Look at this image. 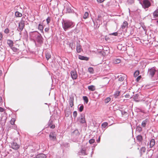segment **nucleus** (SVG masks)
Returning <instances> with one entry per match:
<instances>
[{
	"mask_svg": "<svg viewBox=\"0 0 158 158\" xmlns=\"http://www.w3.org/2000/svg\"><path fill=\"white\" fill-rule=\"evenodd\" d=\"M50 57L51 55L49 53H47L46 54V57L47 60H48L50 58Z\"/></svg>",
	"mask_w": 158,
	"mask_h": 158,
	"instance_id": "nucleus-34",
	"label": "nucleus"
},
{
	"mask_svg": "<svg viewBox=\"0 0 158 158\" xmlns=\"http://www.w3.org/2000/svg\"><path fill=\"white\" fill-rule=\"evenodd\" d=\"M153 15L154 18L158 19V9H157L153 12Z\"/></svg>",
	"mask_w": 158,
	"mask_h": 158,
	"instance_id": "nucleus-11",
	"label": "nucleus"
},
{
	"mask_svg": "<svg viewBox=\"0 0 158 158\" xmlns=\"http://www.w3.org/2000/svg\"><path fill=\"white\" fill-rule=\"evenodd\" d=\"M15 119L14 118H12L11 120H10V123L12 125H13L14 124L15 122Z\"/></svg>",
	"mask_w": 158,
	"mask_h": 158,
	"instance_id": "nucleus-42",
	"label": "nucleus"
},
{
	"mask_svg": "<svg viewBox=\"0 0 158 158\" xmlns=\"http://www.w3.org/2000/svg\"><path fill=\"white\" fill-rule=\"evenodd\" d=\"M124 77H121L119 78L118 81H120L122 82L124 80Z\"/></svg>",
	"mask_w": 158,
	"mask_h": 158,
	"instance_id": "nucleus-40",
	"label": "nucleus"
},
{
	"mask_svg": "<svg viewBox=\"0 0 158 158\" xmlns=\"http://www.w3.org/2000/svg\"><path fill=\"white\" fill-rule=\"evenodd\" d=\"M71 74L72 78L73 79H76L77 77V76L76 72L75 71H72L71 72Z\"/></svg>",
	"mask_w": 158,
	"mask_h": 158,
	"instance_id": "nucleus-9",
	"label": "nucleus"
},
{
	"mask_svg": "<svg viewBox=\"0 0 158 158\" xmlns=\"http://www.w3.org/2000/svg\"><path fill=\"white\" fill-rule=\"evenodd\" d=\"M46 157L45 155L44 154H40L36 155L35 158H46Z\"/></svg>",
	"mask_w": 158,
	"mask_h": 158,
	"instance_id": "nucleus-13",
	"label": "nucleus"
},
{
	"mask_svg": "<svg viewBox=\"0 0 158 158\" xmlns=\"http://www.w3.org/2000/svg\"><path fill=\"white\" fill-rule=\"evenodd\" d=\"M121 60L119 59H115L114 60L113 62L115 64H118L120 63Z\"/></svg>",
	"mask_w": 158,
	"mask_h": 158,
	"instance_id": "nucleus-25",
	"label": "nucleus"
},
{
	"mask_svg": "<svg viewBox=\"0 0 158 158\" xmlns=\"http://www.w3.org/2000/svg\"><path fill=\"white\" fill-rule=\"evenodd\" d=\"M56 136L54 132H51L49 135V137L50 140L54 141L56 138Z\"/></svg>",
	"mask_w": 158,
	"mask_h": 158,
	"instance_id": "nucleus-8",
	"label": "nucleus"
},
{
	"mask_svg": "<svg viewBox=\"0 0 158 158\" xmlns=\"http://www.w3.org/2000/svg\"><path fill=\"white\" fill-rule=\"evenodd\" d=\"M49 28L48 27V28H46L45 29V31L46 32H48V31H49Z\"/></svg>",
	"mask_w": 158,
	"mask_h": 158,
	"instance_id": "nucleus-51",
	"label": "nucleus"
},
{
	"mask_svg": "<svg viewBox=\"0 0 158 158\" xmlns=\"http://www.w3.org/2000/svg\"><path fill=\"white\" fill-rule=\"evenodd\" d=\"M4 109L1 107H0V112H2L4 111Z\"/></svg>",
	"mask_w": 158,
	"mask_h": 158,
	"instance_id": "nucleus-50",
	"label": "nucleus"
},
{
	"mask_svg": "<svg viewBox=\"0 0 158 158\" xmlns=\"http://www.w3.org/2000/svg\"><path fill=\"white\" fill-rule=\"evenodd\" d=\"M11 49L15 52H16L18 51V49L16 48L15 47H13V46L11 47H10Z\"/></svg>",
	"mask_w": 158,
	"mask_h": 158,
	"instance_id": "nucleus-38",
	"label": "nucleus"
},
{
	"mask_svg": "<svg viewBox=\"0 0 158 158\" xmlns=\"http://www.w3.org/2000/svg\"><path fill=\"white\" fill-rule=\"evenodd\" d=\"M4 31L5 33L8 34L9 32V30L8 28H6L5 30Z\"/></svg>",
	"mask_w": 158,
	"mask_h": 158,
	"instance_id": "nucleus-45",
	"label": "nucleus"
},
{
	"mask_svg": "<svg viewBox=\"0 0 158 158\" xmlns=\"http://www.w3.org/2000/svg\"><path fill=\"white\" fill-rule=\"evenodd\" d=\"M80 60H84L87 61L89 60V58L80 55Z\"/></svg>",
	"mask_w": 158,
	"mask_h": 158,
	"instance_id": "nucleus-21",
	"label": "nucleus"
},
{
	"mask_svg": "<svg viewBox=\"0 0 158 158\" xmlns=\"http://www.w3.org/2000/svg\"><path fill=\"white\" fill-rule=\"evenodd\" d=\"M142 128L139 126H138L136 128V130L139 132H141L142 131Z\"/></svg>",
	"mask_w": 158,
	"mask_h": 158,
	"instance_id": "nucleus-37",
	"label": "nucleus"
},
{
	"mask_svg": "<svg viewBox=\"0 0 158 158\" xmlns=\"http://www.w3.org/2000/svg\"><path fill=\"white\" fill-rule=\"evenodd\" d=\"M134 100L136 102H139L140 101L139 95L138 94L135 95L134 97Z\"/></svg>",
	"mask_w": 158,
	"mask_h": 158,
	"instance_id": "nucleus-14",
	"label": "nucleus"
},
{
	"mask_svg": "<svg viewBox=\"0 0 158 158\" xmlns=\"http://www.w3.org/2000/svg\"><path fill=\"white\" fill-rule=\"evenodd\" d=\"M11 146L13 149L15 150L17 149L19 147V146L15 142H13L11 144Z\"/></svg>",
	"mask_w": 158,
	"mask_h": 158,
	"instance_id": "nucleus-7",
	"label": "nucleus"
},
{
	"mask_svg": "<svg viewBox=\"0 0 158 158\" xmlns=\"http://www.w3.org/2000/svg\"><path fill=\"white\" fill-rule=\"evenodd\" d=\"M77 111H74L73 112V116L74 118H75V117H76L77 115Z\"/></svg>",
	"mask_w": 158,
	"mask_h": 158,
	"instance_id": "nucleus-44",
	"label": "nucleus"
},
{
	"mask_svg": "<svg viewBox=\"0 0 158 158\" xmlns=\"http://www.w3.org/2000/svg\"><path fill=\"white\" fill-rule=\"evenodd\" d=\"M112 35H114L115 36H117L118 35V33L117 32H114L113 33H112Z\"/></svg>",
	"mask_w": 158,
	"mask_h": 158,
	"instance_id": "nucleus-49",
	"label": "nucleus"
},
{
	"mask_svg": "<svg viewBox=\"0 0 158 158\" xmlns=\"http://www.w3.org/2000/svg\"><path fill=\"white\" fill-rule=\"evenodd\" d=\"M30 35L31 39H32L36 43V41L41 44L43 43V38L40 34L37 31L32 32L30 33Z\"/></svg>",
	"mask_w": 158,
	"mask_h": 158,
	"instance_id": "nucleus-1",
	"label": "nucleus"
},
{
	"mask_svg": "<svg viewBox=\"0 0 158 158\" xmlns=\"http://www.w3.org/2000/svg\"><path fill=\"white\" fill-rule=\"evenodd\" d=\"M85 114H81V118L80 119V123L82 124L83 126L86 127L87 124L85 119Z\"/></svg>",
	"mask_w": 158,
	"mask_h": 158,
	"instance_id": "nucleus-3",
	"label": "nucleus"
},
{
	"mask_svg": "<svg viewBox=\"0 0 158 158\" xmlns=\"http://www.w3.org/2000/svg\"><path fill=\"white\" fill-rule=\"evenodd\" d=\"M151 5V3L148 0H144L143 1L142 6L144 8H148Z\"/></svg>",
	"mask_w": 158,
	"mask_h": 158,
	"instance_id": "nucleus-5",
	"label": "nucleus"
},
{
	"mask_svg": "<svg viewBox=\"0 0 158 158\" xmlns=\"http://www.w3.org/2000/svg\"><path fill=\"white\" fill-rule=\"evenodd\" d=\"M7 44L10 48L12 47L13 46V42L11 40H7Z\"/></svg>",
	"mask_w": 158,
	"mask_h": 158,
	"instance_id": "nucleus-16",
	"label": "nucleus"
},
{
	"mask_svg": "<svg viewBox=\"0 0 158 158\" xmlns=\"http://www.w3.org/2000/svg\"><path fill=\"white\" fill-rule=\"evenodd\" d=\"M128 23L126 21H124L121 25V28L122 29H123L126 28H127L128 27Z\"/></svg>",
	"mask_w": 158,
	"mask_h": 158,
	"instance_id": "nucleus-10",
	"label": "nucleus"
},
{
	"mask_svg": "<svg viewBox=\"0 0 158 158\" xmlns=\"http://www.w3.org/2000/svg\"><path fill=\"white\" fill-rule=\"evenodd\" d=\"M88 70L89 72L90 73H93L94 72L93 69L92 67H89L88 68Z\"/></svg>",
	"mask_w": 158,
	"mask_h": 158,
	"instance_id": "nucleus-33",
	"label": "nucleus"
},
{
	"mask_svg": "<svg viewBox=\"0 0 158 158\" xmlns=\"http://www.w3.org/2000/svg\"><path fill=\"white\" fill-rule=\"evenodd\" d=\"M81 154L83 155H87L86 153V149L85 148L82 149L81 151Z\"/></svg>",
	"mask_w": 158,
	"mask_h": 158,
	"instance_id": "nucleus-19",
	"label": "nucleus"
},
{
	"mask_svg": "<svg viewBox=\"0 0 158 158\" xmlns=\"http://www.w3.org/2000/svg\"><path fill=\"white\" fill-rule=\"evenodd\" d=\"M146 149L144 147H142L140 149V152L141 153H144L145 152Z\"/></svg>",
	"mask_w": 158,
	"mask_h": 158,
	"instance_id": "nucleus-28",
	"label": "nucleus"
},
{
	"mask_svg": "<svg viewBox=\"0 0 158 158\" xmlns=\"http://www.w3.org/2000/svg\"><path fill=\"white\" fill-rule=\"evenodd\" d=\"M88 16H89L88 13V12H85V13L84 14V15L83 16V18L84 19H86L88 17Z\"/></svg>",
	"mask_w": 158,
	"mask_h": 158,
	"instance_id": "nucleus-29",
	"label": "nucleus"
},
{
	"mask_svg": "<svg viewBox=\"0 0 158 158\" xmlns=\"http://www.w3.org/2000/svg\"><path fill=\"white\" fill-rule=\"evenodd\" d=\"M15 15L16 17H21L22 16V14L18 11L15 12Z\"/></svg>",
	"mask_w": 158,
	"mask_h": 158,
	"instance_id": "nucleus-20",
	"label": "nucleus"
},
{
	"mask_svg": "<svg viewBox=\"0 0 158 158\" xmlns=\"http://www.w3.org/2000/svg\"><path fill=\"white\" fill-rule=\"evenodd\" d=\"M125 97L127 98H130V96L129 94H127L125 95Z\"/></svg>",
	"mask_w": 158,
	"mask_h": 158,
	"instance_id": "nucleus-47",
	"label": "nucleus"
},
{
	"mask_svg": "<svg viewBox=\"0 0 158 158\" xmlns=\"http://www.w3.org/2000/svg\"><path fill=\"white\" fill-rule=\"evenodd\" d=\"M48 126L51 128L53 129L55 127V125L54 124L50 123L48 125Z\"/></svg>",
	"mask_w": 158,
	"mask_h": 158,
	"instance_id": "nucleus-36",
	"label": "nucleus"
},
{
	"mask_svg": "<svg viewBox=\"0 0 158 158\" xmlns=\"http://www.w3.org/2000/svg\"><path fill=\"white\" fill-rule=\"evenodd\" d=\"M100 137H99V138H98V140H97V142H98V143L99 142H100Z\"/></svg>",
	"mask_w": 158,
	"mask_h": 158,
	"instance_id": "nucleus-54",
	"label": "nucleus"
},
{
	"mask_svg": "<svg viewBox=\"0 0 158 158\" xmlns=\"http://www.w3.org/2000/svg\"><path fill=\"white\" fill-rule=\"evenodd\" d=\"M2 70H0V73L2 74Z\"/></svg>",
	"mask_w": 158,
	"mask_h": 158,
	"instance_id": "nucleus-57",
	"label": "nucleus"
},
{
	"mask_svg": "<svg viewBox=\"0 0 158 158\" xmlns=\"http://www.w3.org/2000/svg\"><path fill=\"white\" fill-rule=\"evenodd\" d=\"M38 28L41 31H43V25H41L40 24H39Z\"/></svg>",
	"mask_w": 158,
	"mask_h": 158,
	"instance_id": "nucleus-35",
	"label": "nucleus"
},
{
	"mask_svg": "<svg viewBox=\"0 0 158 158\" xmlns=\"http://www.w3.org/2000/svg\"><path fill=\"white\" fill-rule=\"evenodd\" d=\"M84 108V106L83 105H81L80 107V112H81L82 111Z\"/></svg>",
	"mask_w": 158,
	"mask_h": 158,
	"instance_id": "nucleus-43",
	"label": "nucleus"
},
{
	"mask_svg": "<svg viewBox=\"0 0 158 158\" xmlns=\"http://www.w3.org/2000/svg\"><path fill=\"white\" fill-rule=\"evenodd\" d=\"M77 51L78 52H79L78 51V47H77Z\"/></svg>",
	"mask_w": 158,
	"mask_h": 158,
	"instance_id": "nucleus-56",
	"label": "nucleus"
},
{
	"mask_svg": "<svg viewBox=\"0 0 158 158\" xmlns=\"http://www.w3.org/2000/svg\"><path fill=\"white\" fill-rule=\"evenodd\" d=\"M120 92L119 91H116L114 94V96L115 97V98H117V97H118V96H119L120 94Z\"/></svg>",
	"mask_w": 158,
	"mask_h": 158,
	"instance_id": "nucleus-26",
	"label": "nucleus"
},
{
	"mask_svg": "<svg viewBox=\"0 0 158 158\" xmlns=\"http://www.w3.org/2000/svg\"><path fill=\"white\" fill-rule=\"evenodd\" d=\"M2 33H0V40H1L2 38Z\"/></svg>",
	"mask_w": 158,
	"mask_h": 158,
	"instance_id": "nucleus-53",
	"label": "nucleus"
},
{
	"mask_svg": "<svg viewBox=\"0 0 158 158\" xmlns=\"http://www.w3.org/2000/svg\"><path fill=\"white\" fill-rule=\"evenodd\" d=\"M121 45H118V48L119 50H122V48H121Z\"/></svg>",
	"mask_w": 158,
	"mask_h": 158,
	"instance_id": "nucleus-52",
	"label": "nucleus"
},
{
	"mask_svg": "<svg viewBox=\"0 0 158 158\" xmlns=\"http://www.w3.org/2000/svg\"><path fill=\"white\" fill-rule=\"evenodd\" d=\"M110 81V79L109 78L107 77H105L103 78L102 80V82L104 85L108 84Z\"/></svg>",
	"mask_w": 158,
	"mask_h": 158,
	"instance_id": "nucleus-12",
	"label": "nucleus"
},
{
	"mask_svg": "<svg viewBox=\"0 0 158 158\" xmlns=\"http://www.w3.org/2000/svg\"><path fill=\"white\" fill-rule=\"evenodd\" d=\"M139 73V70L136 71L134 73V76L135 77H137Z\"/></svg>",
	"mask_w": 158,
	"mask_h": 158,
	"instance_id": "nucleus-32",
	"label": "nucleus"
},
{
	"mask_svg": "<svg viewBox=\"0 0 158 158\" xmlns=\"http://www.w3.org/2000/svg\"><path fill=\"white\" fill-rule=\"evenodd\" d=\"M25 26V22L23 20H21L19 23V28L20 31H22L24 27Z\"/></svg>",
	"mask_w": 158,
	"mask_h": 158,
	"instance_id": "nucleus-6",
	"label": "nucleus"
},
{
	"mask_svg": "<svg viewBox=\"0 0 158 158\" xmlns=\"http://www.w3.org/2000/svg\"><path fill=\"white\" fill-rule=\"evenodd\" d=\"M157 23L158 24V20H157Z\"/></svg>",
	"mask_w": 158,
	"mask_h": 158,
	"instance_id": "nucleus-59",
	"label": "nucleus"
},
{
	"mask_svg": "<svg viewBox=\"0 0 158 158\" xmlns=\"http://www.w3.org/2000/svg\"><path fill=\"white\" fill-rule=\"evenodd\" d=\"M88 89L90 91H94L95 90L96 88L95 86L91 85L88 86Z\"/></svg>",
	"mask_w": 158,
	"mask_h": 158,
	"instance_id": "nucleus-15",
	"label": "nucleus"
},
{
	"mask_svg": "<svg viewBox=\"0 0 158 158\" xmlns=\"http://www.w3.org/2000/svg\"><path fill=\"white\" fill-rule=\"evenodd\" d=\"M148 122V119H146L143 120L142 123L141 125L143 127H145L146 126L147 122Z\"/></svg>",
	"mask_w": 158,
	"mask_h": 158,
	"instance_id": "nucleus-22",
	"label": "nucleus"
},
{
	"mask_svg": "<svg viewBox=\"0 0 158 158\" xmlns=\"http://www.w3.org/2000/svg\"><path fill=\"white\" fill-rule=\"evenodd\" d=\"M155 144V141L154 139H152L150 141V148L153 147Z\"/></svg>",
	"mask_w": 158,
	"mask_h": 158,
	"instance_id": "nucleus-18",
	"label": "nucleus"
},
{
	"mask_svg": "<svg viewBox=\"0 0 158 158\" xmlns=\"http://www.w3.org/2000/svg\"><path fill=\"white\" fill-rule=\"evenodd\" d=\"M95 142V140L94 139H91L89 140V143L91 144L94 143Z\"/></svg>",
	"mask_w": 158,
	"mask_h": 158,
	"instance_id": "nucleus-39",
	"label": "nucleus"
},
{
	"mask_svg": "<svg viewBox=\"0 0 158 158\" xmlns=\"http://www.w3.org/2000/svg\"><path fill=\"white\" fill-rule=\"evenodd\" d=\"M156 72V68L153 67L148 69V74L151 77H152L155 75Z\"/></svg>",
	"mask_w": 158,
	"mask_h": 158,
	"instance_id": "nucleus-4",
	"label": "nucleus"
},
{
	"mask_svg": "<svg viewBox=\"0 0 158 158\" xmlns=\"http://www.w3.org/2000/svg\"><path fill=\"white\" fill-rule=\"evenodd\" d=\"M83 98L85 102L87 104L88 102V98L86 96H83Z\"/></svg>",
	"mask_w": 158,
	"mask_h": 158,
	"instance_id": "nucleus-27",
	"label": "nucleus"
},
{
	"mask_svg": "<svg viewBox=\"0 0 158 158\" xmlns=\"http://www.w3.org/2000/svg\"><path fill=\"white\" fill-rule=\"evenodd\" d=\"M69 102L71 107H72L73 105V98L72 97H70Z\"/></svg>",
	"mask_w": 158,
	"mask_h": 158,
	"instance_id": "nucleus-17",
	"label": "nucleus"
},
{
	"mask_svg": "<svg viewBox=\"0 0 158 158\" xmlns=\"http://www.w3.org/2000/svg\"><path fill=\"white\" fill-rule=\"evenodd\" d=\"M111 100L110 98L108 97L106 98L105 100V103H107L109 102Z\"/></svg>",
	"mask_w": 158,
	"mask_h": 158,
	"instance_id": "nucleus-31",
	"label": "nucleus"
},
{
	"mask_svg": "<svg viewBox=\"0 0 158 158\" xmlns=\"http://www.w3.org/2000/svg\"><path fill=\"white\" fill-rule=\"evenodd\" d=\"M100 17H101L100 16H99V15L98 16V18H99Z\"/></svg>",
	"mask_w": 158,
	"mask_h": 158,
	"instance_id": "nucleus-58",
	"label": "nucleus"
},
{
	"mask_svg": "<svg viewBox=\"0 0 158 158\" xmlns=\"http://www.w3.org/2000/svg\"><path fill=\"white\" fill-rule=\"evenodd\" d=\"M63 28L66 31L73 25V23L69 20H63L62 22Z\"/></svg>",
	"mask_w": 158,
	"mask_h": 158,
	"instance_id": "nucleus-2",
	"label": "nucleus"
},
{
	"mask_svg": "<svg viewBox=\"0 0 158 158\" xmlns=\"http://www.w3.org/2000/svg\"><path fill=\"white\" fill-rule=\"evenodd\" d=\"M105 0H97V1L99 3L103 2Z\"/></svg>",
	"mask_w": 158,
	"mask_h": 158,
	"instance_id": "nucleus-48",
	"label": "nucleus"
},
{
	"mask_svg": "<svg viewBox=\"0 0 158 158\" xmlns=\"http://www.w3.org/2000/svg\"><path fill=\"white\" fill-rule=\"evenodd\" d=\"M79 50H80V48Z\"/></svg>",
	"mask_w": 158,
	"mask_h": 158,
	"instance_id": "nucleus-60",
	"label": "nucleus"
},
{
	"mask_svg": "<svg viewBox=\"0 0 158 158\" xmlns=\"http://www.w3.org/2000/svg\"><path fill=\"white\" fill-rule=\"evenodd\" d=\"M46 21L47 24H48L50 21V18L48 17L46 19Z\"/></svg>",
	"mask_w": 158,
	"mask_h": 158,
	"instance_id": "nucleus-41",
	"label": "nucleus"
},
{
	"mask_svg": "<svg viewBox=\"0 0 158 158\" xmlns=\"http://www.w3.org/2000/svg\"><path fill=\"white\" fill-rule=\"evenodd\" d=\"M141 76H139L136 78V80L137 81H138L141 78Z\"/></svg>",
	"mask_w": 158,
	"mask_h": 158,
	"instance_id": "nucleus-46",
	"label": "nucleus"
},
{
	"mask_svg": "<svg viewBox=\"0 0 158 158\" xmlns=\"http://www.w3.org/2000/svg\"><path fill=\"white\" fill-rule=\"evenodd\" d=\"M75 134L76 135H78L79 133L78 130H76L74 131L73 133H72V135L73 136H74Z\"/></svg>",
	"mask_w": 158,
	"mask_h": 158,
	"instance_id": "nucleus-23",
	"label": "nucleus"
},
{
	"mask_svg": "<svg viewBox=\"0 0 158 158\" xmlns=\"http://www.w3.org/2000/svg\"><path fill=\"white\" fill-rule=\"evenodd\" d=\"M108 123L107 122H104L102 124V126L103 128H105L108 125Z\"/></svg>",
	"mask_w": 158,
	"mask_h": 158,
	"instance_id": "nucleus-30",
	"label": "nucleus"
},
{
	"mask_svg": "<svg viewBox=\"0 0 158 158\" xmlns=\"http://www.w3.org/2000/svg\"><path fill=\"white\" fill-rule=\"evenodd\" d=\"M137 139L139 142L141 141L143 139L141 135H138L137 136Z\"/></svg>",
	"mask_w": 158,
	"mask_h": 158,
	"instance_id": "nucleus-24",
	"label": "nucleus"
},
{
	"mask_svg": "<svg viewBox=\"0 0 158 158\" xmlns=\"http://www.w3.org/2000/svg\"><path fill=\"white\" fill-rule=\"evenodd\" d=\"M2 101V98L0 96V102H1Z\"/></svg>",
	"mask_w": 158,
	"mask_h": 158,
	"instance_id": "nucleus-55",
	"label": "nucleus"
}]
</instances>
